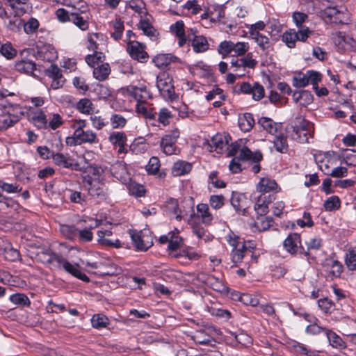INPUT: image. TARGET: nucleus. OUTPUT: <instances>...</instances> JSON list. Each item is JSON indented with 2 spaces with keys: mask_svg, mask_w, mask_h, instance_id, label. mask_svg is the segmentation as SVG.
<instances>
[{
  "mask_svg": "<svg viewBox=\"0 0 356 356\" xmlns=\"http://www.w3.org/2000/svg\"><path fill=\"white\" fill-rule=\"evenodd\" d=\"M56 267L59 269H63L67 273L83 282H88L90 281L89 277L81 271L79 264H72L70 263L62 255H60V259L58 260V263L57 265H56Z\"/></svg>",
  "mask_w": 356,
  "mask_h": 356,
  "instance_id": "8",
  "label": "nucleus"
},
{
  "mask_svg": "<svg viewBox=\"0 0 356 356\" xmlns=\"http://www.w3.org/2000/svg\"><path fill=\"white\" fill-rule=\"evenodd\" d=\"M179 136L178 130H174L170 134L165 135L161 140L160 147L162 152L166 155L176 154V146L177 138Z\"/></svg>",
  "mask_w": 356,
  "mask_h": 356,
  "instance_id": "10",
  "label": "nucleus"
},
{
  "mask_svg": "<svg viewBox=\"0 0 356 356\" xmlns=\"http://www.w3.org/2000/svg\"><path fill=\"white\" fill-rule=\"evenodd\" d=\"M104 60L105 56L101 51L93 52L92 54H88L85 58L86 63L92 67H95L96 65L103 63Z\"/></svg>",
  "mask_w": 356,
  "mask_h": 356,
  "instance_id": "43",
  "label": "nucleus"
},
{
  "mask_svg": "<svg viewBox=\"0 0 356 356\" xmlns=\"http://www.w3.org/2000/svg\"><path fill=\"white\" fill-rule=\"evenodd\" d=\"M84 222H88V225L82 229H78L77 238L79 243H85L92 241L93 234L92 230L98 227L101 225V220L92 218H87L83 220Z\"/></svg>",
  "mask_w": 356,
  "mask_h": 356,
  "instance_id": "7",
  "label": "nucleus"
},
{
  "mask_svg": "<svg viewBox=\"0 0 356 356\" xmlns=\"http://www.w3.org/2000/svg\"><path fill=\"white\" fill-rule=\"evenodd\" d=\"M0 53L7 59H12L17 55L16 49L10 42H6L3 44H0Z\"/></svg>",
  "mask_w": 356,
  "mask_h": 356,
  "instance_id": "56",
  "label": "nucleus"
},
{
  "mask_svg": "<svg viewBox=\"0 0 356 356\" xmlns=\"http://www.w3.org/2000/svg\"><path fill=\"white\" fill-rule=\"evenodd\" d=\"M150 16L146 15L143 17L140 18L138 27L141 29L143 33L149 37L156 36V30L152 25L150 20Z\"/></svg>",
  "mask_w": 356,
  "mask_h": 356,
  "instance_id": "29",
  "label": "nucleus"
},
{
  "mask_svg": "<svg viewBox=\"0 0 356 356\" xmlns=\"http://www.w3.org/2000/svg\"><path fill=\"white\" fill-rule=\"evenodd\" d=\"M179 230L175 229L173 231L169 232L170 240L168 244V250L170 251H175L181 247L183 243L182 238L179 235Z\"/></svg>",
  "mask_w": 356,
  "mask_h": 356,
  "instance_id": "34",
  "label": "nucleus"
},
{
  "mask_svg": "<svg viewBox=\"0 0 356 356\" xmlns=\"http://www.w3.org/2000/svg\"><path fill=\"white\" fill-rule=\"evenodd\" d=\"M178 58L170 54H161L156 56L152 62L161 70H166L172 62H175Z\"/></svg>",
  "mask_w": 356,
  "mask_h": 356,
  "instance_id": "23",
  "label": "nucleus"
},
{
  "mask_svg": "<svg viewBox=\"0 0 356 356\" xmlns=\"http://www.w3.org/2000/svg\"><path fill=\"white\" fill-rule=\"evenodd\" d=\"M31 49H24L20 51V58L15 61L14 68L16 71L29 75H33L36 70V65L32 60L28 58Z\"/></svg>",
  "mask_w": 356,
  "mask_h": 356,
  "instance_id": "6",
  "label": "nucleus"
},
{
  "mask_svg": "<svg viewBox=\"0 0 356 356\" xmlns=\"http://www.w3.org/2000/svg\"><path fill=\"white\" fill-rule=\"evenodd\" d=\"M78 229L74 225H64L60 227V232L67 239L76 241Z\"/></svg>",
  "mask_w": 356,
  "mask_h": 356,
  "instance_id": "47",
  "label": "nucleus"
},
{
  "mask_svg": "<svg viewBox=\"0 0 356 356\" xmlns=\"http://www.w3.org/2000/svg\"><path fill=\"white\" fill-rule=\"evenodd\" d=\"M110 122L113 129H121L126 125L127 119L120 114L113 113L110 118Z\"/></svg>",
  "mask_w": 356,
  "mask_h": 356,
  "instance_id": "59",
  "label": "nucleus"
},
{
  "mask_svg": "<svg viewBox=\"0 0 356 356\" xmlns=\"http://www.w3.org/2000/svg\"><path fill=\"white\" fill-rule=\"evenodd\" d=\"M250 35L262 51L268 52L270 50V42L267 36L259 32H250Z\"/></svg>",
  "mask_w": 356,
  "mask_h": 356,
  "instance_id": "30",
  "label": "nucleus"
},
{
  "mask_svg": "<svg viewBox=\"0 0 356 356\" xmlns=\"http://www.w3.org/2000/svg\"><path fill=\"white\" fill-rule=\"evenodd\" d=\"M22 187L17 183H7L4 181L0 180V189L2 191L8 193H19L22 191Z\"/></svg>",
  "mask_w": 356,
  "mask_h": 356,
  "instance_id": "57",
  "label": "nucleus"
},
{
  "mask_svg": "<svg viewBox=\"0 0 356 356\" xmlns=\"http://www.w3.org/2000/svg\"><path fill=\"white\" fill-rule=\"evenodd\" d=\"M193 233L199 238L203 239L205 242L210 240L209 233L199 223L194 222L191 226Z\"/></svg>",
  "mask_w": 356,
  "mask_h": 356,
  "instance_id": "49",
  "label": "nucleus"
},
{
  "mask_svg": "<svg viewBox=\"0 0 356 356\" xmlns=\"http://www.w3.org/2000/svg\"><path fill=\"white\" fill-rule=\"evenodd\" d=\"M10 300L15 305L22 306H29L30 300L29 298L23 293H15L10 296Z\"/></svg>",
  "mask_w": 356,
  "mask_h": 356,
  "instance_id": "63",
  "label": "nucleus"
},
{
  "mask_svg": "<svg viewBox=\"0 0 356 356\" xmlns=\"http://www.w3.org/2000/svg\"><path fill=\"white\" fill-rule=\"evenodd\" d=\"M86 127V120L79 119L72 122L70 127L74 129L71 137L66 138V143L76 145L83 143L94 144L98 142L96 133L90 129L84 130Z\"/></svg>",
  "mask_w": 356,
  "mask_h": 356,
  "instance_id": "1",
  "label": "nucleus"
},
{
  "mask_svg": "<svg viewBox=\"0 0 356 356\" xmlns=\"http://www.w3.org/2000/svg\"><path fill=\"white\" fill-rule=\"evenodd\" d=\"M345 264L350 270H356V252L350 250L346 255Z\"/></svg>",
  "mask_w": 356,
  "mask_h": 356,
  "instance_id": "64",
  "label": "nucleus"
},
{
  "mask_svg": "<svg viewBox=\"0 0 356 356\" xmlns=\"http://www.w3.org/2000/svg\"><path fill=\"white\" fill-rule=\"evenodd\" d=\"M88 191L90 195L99 201L107 199L108 193V188L106 185L96 179L88 180Z\"/></svg>",
  "mask_w": 356,
  "mask_h": 356,
  "instance_id": "9",
  "label": "nucleus"
},
{
  "mask_svg": "<svg viewBox=\"0 0 356 356\" xmlns=\"http://www.w3.org/2000/svg\"><path fill=\"white\" fill-rule=\"evenodd\" d=\"M292 97L296 103H299L301 106L309 105L314 101V97L309 90L294 91Z\"/></svg>",
  "mask_w": 356,
  "mask_h": 356,
  "instance_id": "24",
  "label": "nucleus"
},
{
  "mask_svg": "<svg viewBox=\"0 0 356 356\" xmlns=\"http://www.w3.org/2000/svg\"><path fill=\"white\" fill-rule=\"evenodd\" d=\"M257 190L261 193H277L280 188L275 180L269 177H263L257 185Z\"/></svg>",
  "mask_w": 356,
  "mask_h": 356,
  "instance_id": "18",
  "label": "nucleus"
},
{
  "mask_svg": "<svg viewBox=\"0 0 356 356\" xmlns=\"http://www.w3.org/2000/svg\"><path fill=\"white\" fill-rule=\"evenodd\" d=\"M156 87L165 100H173L175 97L172 78L166 72L160 73L156 77Z\"/></svg>",
  "mask_w": 356,
  "mask_h": 356,
  "instance_id": "4",
  "label": "nucleus"
},
{
  "mask_svg": "<svg viewBox=\"0 0 356 356\" xmlns=\"http://www.w3.org/2000/svg\"><path fill=\"white\" fill-rule=\"evenodd\" d=\"M324 208L327 211L338 209L341 206V201L338 196L333 195L328 197L323 204Z\"/></svg>",
  "mask_w": 356,
  "mask_h": 356,
  "instance_id": "55",
  "label": "nucleus"
},
{
  "mask_svg": "<svg viewBox=\"0 0 356 356\" xmlns=\"http://www.w3.org/2000/svg\"><path fill=\"white\" fill-rule=\"evenodd\" d=\"M273 144L275 149L280 153H285L289 149L286 136L283 134L275 135Z\"/></svg>",
  "mask_w": 356,
  "mask_h": 356,
  "instance_id": "39",
  "label": "nucleus"
},
{
  "mask_svg": "<svg viewBox=\"0 0 356 356\" xmlns=\"http://www.w3.org/2000/svg\"><path fill=\"white\" fill-rule=\"evenodd\" d=\"M273 218L269 216H262L257 218L255 225L259 231H265L273 225Z\"/></svg>",
  "mask_w": 356,
  "mask_h": 356,
  "instance_id": "60",
  "label": "nucleus"
},
{
  "mask_svg": "<svg viewBox=\"0 0 356 356\" xmlns=\"http://www.w3.org/2000/svg\"><path fill=\"white\" fill-rule=\"evenodd\" d=\"M191 31L192 32L193 37L191 38V35L188 34V40L191 42V46L194 52L203 53L207 51L209 49V44L206 37L202 35H196L195 31L193 29H191Z\"/></svg>",
  "mask_w": 356,
  "mask_h": 356,
  "instance_id": "12",
  "label": "nucleus"
},
{
  "mask_svg": "<svg viewBox=\"0 0 356 356\" xmlns=\"http://www.w3.org/2000/svg\"><path fill=\"white\" fill-rule=\"evenodd\" d=\"M6 3L10 6L17 15H24L26 9L24 6L26 4L28 0H6Z\"/></svg>",
  "mask_w": 356,
  "mask_h": 356,
  "instance_id": "42",
  "label": "nucleus"
},
{
  "mask_svg": "<svg viewBox=\"0 0 356 356\" xmlns=\"http://www.w3.org/2000/svg\"><path fill=\"white\" fill-rule=\"evenodd\" d=\"M292 138L301 143H309L314 133V124L302 116L296 118L292 124Z\"/></svg>",
  "mask_w": 356,
  "mask_h": 356,
  "instance_id": "3",
  "label": "nucleus"
},
{
  "mask_svg": "<svg viewBox=\"0 0 356 356\" xmlns=\"http://www.w3.org/2000/svg\"><path fill=\"white\" fill-rule=\"evenodd\" d=\"M246 251L247 248L245 244L239 245L237 248H233L230 254V259L233 263L232 267L237 266V265L242 261Z\"/></svg>",
  "mask_w": 356,
  "mask_h": 356,
  "instance_id": "33",
  "label": "nucleus"
},
{
  "mask_svg": "<svg viewBox=\"0 0 356 356\" xmlns=\"http://www.w3.org/2000/svg\"><path fill=\"white\" fill-rule=\"evenodd\" d=\"M109 323L108 318L102 314H94L91 318L92 327L97 330L106 327Z\"/></svg>",
  "mask_w": 356,
  "mask_h": 356,
  "instance_id": "38",
  "label": "nucleus"
},
{
  "mask_svg": "<svg viewBox=\"0 0 356 356\" xmlns=\"http://www.w3.org/2000/svg\"><path fill=\"white\" fill-rule=\"evenodd\" d=\"M209 145L211 147V152L215 151L218 154H221L225 149H228V140L225 136L216 134L212 137Z\"/></svg>",
  "mask_w": 356,
  "mask_h": 356,
  "instance_id": "20",
  "label": "nucleus"
},
{
  "mask_svg": "<svg viewBox=\"0 0 356 356\" xmlns=\"http://www.w3.org/2000/svg\"><path fill=\"white\" fill-rule=\"evenodd\" d=\"M23 113H20V115L10 113V111H1L0 113V129L6 130L10 127H13L15 124L19 122L21 115Z\"/></svg>",
  "mask_w": 356,
  "mask_h": 356,
  "instance_id": "14",
  "label": "nucleus"
},
{
  "mask_svg": "<svg viewBox=\"0 0 356 356\" xmlns=\"http://www.w3.org/2000/svg\"><path fill=\"white\" fill-rule=\"evenodd\" d=\"M307 246V250H305L303 247L300 248V254H304L305 256H309V251L312 250H318L321 246V239L319 237H314L309 238L308 241H306Z\"/></svg>",
  "mask_w": 356,
  "mask_h": 356,
  "instance_id": "44",
  "label": "nucleus"
},
{
  "mask_svg": "<svg viewBox=\"0 0 356 356\" xmlns=\"http://www.w3.org/2000/svg\"><path fill=\"white\" fill-rule=\"evenodd\" d=\"M76 109L82 114L92 115L95 113V106L90 99L83 98L76 103Z\"/></svg>",
  "mask_w": 356,
  "mask_h": 356,
  "instance_id": "27",
  "label": "nucleus"
},
{
  "mask_svg": "<svg viewBox=\"0 0 356 356\" xmlns=\"http://www.w3.org/2000/svg\"><path fill=\"white\" fill-rule=\"evenodd\" d=\"M109 142L115 147H118V152H124L127 147V138L124 132H113L108 136Z\"/></svg>",
  "mask_w": 356,
  "mask_h": 356,
  "instance_id": "22",
  "label": "nucleus"
},
{
  "mask_svg": "<svg viewBox=\"0 0 356 356\" xmlns=\"http://www.w3.org/2000/svg\"><path fill=\"white\" fill-rule=\"evenodd\" d=\"M129 96L134 98L137 102H145L152 97L151 93L145 86H129L127 88Z\"/></svg>",
  "mask_w": 356,
  "mask_h": 356,
  "instance_id": "13",
  "label": "nucleus"
},
{
  "mask_svg": "<svg viewBox=\"0 0 356 356\" xmlns=\"http://www.w3.org/2000/svg\"><path fill=\"white\" fill-rule=\"evenodd\" d=\"M238 126L244 132L250 131L255 123L253 115L250 113H245L238 117Z\"/></svg>",
  "mask_w": 356,
  "mask_h": 356,
  "instance_id": "25",
  "label": "nucleus"
},
{
  "mask_svg": "<svg viewBox=\"0 0 356 356\" xmlns=\"http://www.w3.org/2000/svg\"><path fill=\"white\" fill-rule=\"evenodd\" d=\"M70 22H72L81 31H86L87 29H88L89 23L88 21V18L83 17L78 13H72Z\"/></svg>",
  "mask_w": 356,
  "mask_h": 356,
  "instance_id": "40",
  "label": "nucleus"
},
{
  "mask_svg": "<svg viewBox=\"0 0 356 356\" xmlns=\"http://www.w3.org/2000/svg\"><path fill=\"white\" fill-rule=\"evenodd\" d=\"M52 160L55 165L65 168L72 167V160L66 155L61 153H54L52 154Z\"/></svg>",
  "mask_w": 356,
  "mask_h": 356,
  "instance_id": "35",
  "label": "nucleus"
},
{
  "mask_svg": "<svg viewBox=\"0 0 356 356\" xmlns=\"http://www.w3.org/2000/svg\"><path fill=\"white\" fill-rule=\"evenodd\" d=\"M40 26L39 22L35 18L31 17L26 22L23 21L22 26L26 34L31 35L35 33Z\"/></svg>",
  "mask_w": 356,
  "mask_h": 356,
  "instance_id": "52",
  "label": "nucleus"
},
{
  "mask_svg": "<svg viewBox=\"0 0 356 356\" xmlns=\"http://www.w3.org/2000/svg\"><path fill=\"white\" fill-rule=\"evenodd\" d=\"M110 73L111 68L108 63H103L93 70V76L99 81L106 79Z\"/></svg>",
  "mask_w": 356,
  "mask_h": 356,
  "instance_id": "37",
  "label": "nucleus"
},
{
  "mask_svg": "<svg viewBox=\"0 0 356 356\" xmlns=\"http://www.w3.org/2000/svg\"><path fill=\"white\" fill-rule=\"evenodd\" d=\"M196 208L197 216L201 218L202 222L205 225H211L213 218L208 204L200 203L197 205Z\"/></svg>",
  "mask_w": 356,
  "mask_h": 356,
  "instance_id": "26",
  "label": "nucleus"
},
{
  "mask_svg": "<svg viewBox=\"0 0 356 356\" xmlns=\"http://www.w3.org/2000/svg\"><path fill=\"white\" fill-rule=\"evenodd\" d=\"M131 150L136 154H143L145 153L148 148V145L147 143H145V140L143 138H139L137 140H135L133 143L130 146Z\"/></svg>",
  "mask_w": 356,
  "mask_h": 356,
  "instance_id": "54",
  "label": "nucleus"
},
{
  "mask_svg": "<svg viewBox=\"0 0 356 356\" xmlns=\"http://www.w3.org/2000/svg\"><path fill=\"white\" fill-rule=\"evenodd\" d=\"M61 254L52 252L49 250H42L35 254V259L38 261L46 265H57L58 260Z\"/></svg>",
  "mask_w": 356,
  "mask_h": 356,
  "instance_id": "17",
  "label": "nucleus"
},
{
  "mask_svg": "<svg viewBox=\"0 0 356 356\" xmlns=\"http://www.w3.org/2000/svg\"><path fill=\"white\" fill-rule=\"evenodd\" d=\"M228 156L237 157L238 160L253 159L257 161L262 159L260 152H252L247 147H242L237 143H233L229 149Z\"/></svg>",
  "mask_w": 356,
  "mask_h": 356,
  "instance_id": "5",
  "label": "nucleus"
},
{
  "mask_svg": "<svg viewBox=\"0 0 356 356\" xmlns=\"http://www.w3.org/2000/svg\"><path fill=\"white\" fill-rule=\"evenodd\" d=\"M292 84L296 88H305L309 85L307 71L305 73L299 72L292 79Z\"/></svg>",
  "mask_w": 356,
  "mask_h": 356,
  "instance_id": "51",
  "label": "nucleus"
},
{
  "mask_svg": "<svg viewBox=\"0 0 356 356\" xmlns=\"http://www.w3.org/2000/svg\"><path fill=\"white\" fill-rule=\"evenodd\" d=\"M320 14L323 19L330 23L348 24L350 22L348 11L346 8H338L333 3L327 6L323 4Z\"/></svg>",
  "mask_w": 356,
  "mask_h": 356,
  "instance_id": "2",
  "label": "nucleus"
},
{
  "mask_svg": "<svg viewBox=\"0 0 356 356\" xmlns=\"http://www.w3.org/2000/svg\"><path fill=\"white\" fill-rule=\"evenodd\" d=\"M22 15H17L14 12V16L8 18V20L4 22L6 28L13 32L19 31L23 24V19L21 18Z\"/></svg>",
  "mask_w": 356,
  "mask_h": 356,
  "instance_id": "31",
  "label": "nucleus"
},
{
  "mask_svg": "<svg viewBox=\"0 0 356 356\" xmlns=\"http://www.w3.org/2000/svg\"><path fill=\"white\" fill-rule=\"evenodd\" d=\"M129 234L133 244L137 250L146 251L152 246V242L145 241L141 231L129 229Z\"/></svg>",
  "mask_w": 356,
  "mask_h": 356,
  "instance_id": "16",
  "label": "nucleus"
},
{
  "mask_svg": "<svg viewBox=\"0 0 356 356\" xmlns=\"http://www.w3.org/2000/svg\"><path fill=\"white\" fill-rule=\"evenodd\" d=\"M102 35L99 33H89L88 35V44L86 46L89 51L92 52L99 51L101 49L98 41L100 38H102Z\"/></svg>",
  "mask_w": 356,
  "mask_h": 356,
  "instance_id": "41",
  "label": "nucleus"
},
{
  "mask_svg": "<svg viewBox=\"0 0 356 356\" xmlns=\"http://www.w3.org/2000/svg\"><path fill=\"white\" fill-rule=\"evenodd\" d=\"M249 50V44L245 42H234V47L232 48V52L234 56H241L246 54Z\"/></svg>",
  "mask_w": 356,
  "mask_h": 356,
  "instance_id": "62",
  "label": "nucleus"
},
{
  "mask_svg": "<svg viewBox=\"0 0 356 356\" xmlns=\"http://www.w3.org/2000/svg\"><path fill=\"white\" fill-rule=\"evenodd\" d=\"M326 265L330 267V273L334 277H339L342 273L343 266L337 260L328 259Z\"/></svg>",
  "mask_w": 356,
  "mask_h": 356,
  "instance_id": "61",
  "label": "nucleus"
},
{
  "mask_svg": "<svg viewBox=\"0 0 356 356\" xmlns=\"http://www.w3.org/2000/svg\"><path fill=\"white\" fill-rule=\"evenodd\" d=\"M128 7L137 13L140 18L147 15L145 4L143 0H131L128 4Z\"/></svg>",
  "mask_w": 356,
  "mask_h": 356,
  "instance_id": "45",
  "label": "nucleus"
},
{
  "mask_svg": "<svg viewBox=\"0 0 356 356\" xmlns=\"http://www.w3.org/2000/svg\"><path fill=\"white\" fill-rule=\"evenodd\" d=\"M282 38V41L286 44L288 47L293 48L296 45V42L298 37L296 34V31L291 29L289 31L284 33Z\"/></svg>",
  "mask_w": 356,
  "mask_h": 356,
  "instance_id": "58",
  "label": "nucleus"
},
{
  "mask_svg": "<svg viewBox=\"0 0 356 356\" xmlns=\"http://www.w3.org/2000/svg\"><path fill=\"white\" fill-rule=\"evenodd\" d=\"M230 202L231 204L237 212L241 213L243 215H245L248 209V200L244 194L233 192Z\"/></svg>",
  "mask_w": 356,
  "mask_h": 356,
  "instance_id": "15",
  "label": "nucleus"
},
{
  "mask_svg": "<svg viewBox=\"0 0 356 356\" xmlns=\"http://www.w3.org/2000/svg\"><path fill=\"white\" fill-rule=\"evenodd\" d=\"M191 169L192 165L190 163L184 161H178L173 164L172 174L175 177H179L188 174L191 172Z\"/></svg>",
  "mask_w": 356,
  "mask_h": 356,
  "instance_id": "28",
  "label": "nucleus"
},
{
  "mask_svg": "<svg viewBox=\"0 0 356 356\" xmlns=\"http://www.w3.org/2000/svg\"><path fill=\"white\" fill-rule=\"evenodd\" d=\"M86 267L88 268V271L99 275H104L108 274V272L105 271L106 265L102 261H86Z\"/></svg>",
  "mask_w": 356,
  "mask_h": 356,
  "instance_id": "36",
  "label": "nucleus"
},
{
  "mask_svg": "<svg viewBox=\"0 0 356 356\" xmlns=\"http://www.w3.org/2000/svg\"><path fill=\"white\" fill-rule=\"evenodd\" d=\"M258 125L268 134L275 135L282 129V124L274 122L271 118L261 117L258 120Z\"/></svg>",
  "mask_w": 356,
  "mask_h": 356,
  "instance_id": "21",
  "label": "nucleus"
},
{
  "mask_svg": "<svg viewBox=\"0 0 356 356\" xmlns=\"http://www.w3.org/2000/svg\"><path fill=\"white\" fill-rule=\"evenodd\" d=\"M325 334L327 338V340L330 344L336 348H345L346 343L343 341V339L337 335L335 332H332L330 330H325Z\"/></svg>",
  "mask_w": 356,
  "mask_h": 356,
  "instance_id": "32",
  "label": "nucleus"
},
{
  "mask_svg": "<svg viewBox=\"0 0 356 356\" xmlns=\"http://www.w3.org/2000/svg\"><path fill=\"white\" fill-rule=\"evenodd\" d=\"M18 207L19 204L13 198L3 195L0 197V212L6 209L16 210Z\"/></svg>",
  "mask_w": 356,
  "mask_h": 356,
  "instance_id": "46",
  "label": "nucleus"
},
{
  "mask_svg": "<svg viewBox=\"0 0 356 356\" xmlns=\"http://www.w3.org/2000/svg\"><path fill=\"white\" fill-rule=\"evenodd\" d=\"M112 26L114 31L111 33V35L114 40H119L121 39L124 31L123 22L116 19L112 22Z\"/></svg>",
  "mask_w": 356,
  "mask_h": 356,
  "instance_id": "53",
  "label": "nucleus"
},
{
  "mask_svg": "<svg viewBox=\"0 0 356 356\" xmlns=\"http://www.w3.org/2000/svg\"><path fill=\"white\" fill-rule=\"evenodd\" d=\"M234 42L224 40L219 44L217 51L222 56V58H225L232 52Z\"/></svg>",
  "mask_w": 356,
  "mask_h": 356,
  "instance_id": "48",
  "label": "nucleus"
},
{
  "mask_svg": "<svg viewBox=\"0 0 356 356\" xmlns=\"http://www.w3.org/2000/svg\"><path fill=\"white\" fill-rule=\"evenodd\" d=\"M127 51L133 59L140 63L147 61L149 56L143 44L137 41H130L127 43Z\"/></svg>",
  "mask_w": 356,
  "mask_h": 356,
  "instance_id": "11",
  "label": "nucleus"
},
{
  "mask_svg": "<svg viewBox=\"0 0 356 356\" xmlns=\"http://www.w3.org/2000/svg\"><path fill=\"white\" fill-rule=\"evenodd\" d=\"M196 343L209 345L213 341L212 337L207 334L204 331H197L192 337Z\"/></svg>",
  "mask_w": 356,
  "mask_h": 356,
  "instance_id": "50",
  "label": "nucleus"
},
{
  "mask_svg": "<svg viewBox=\"0 0 356 356\" xmlns=\"http://www.w3.org/2000/svg\"><path fill=\"white\" fill-rule=\"evenodd\" d=\"M284 249L290 254H295L297 252L298 248L301 246L300 236L296 233H291L289 234L286 238L284 241L283 243Z\"/></svg>",
  "mask_w": 356,
  "mask_h": 356,
  "instance_id": "19",
  "label": "nucleus"
}]
</instances>
